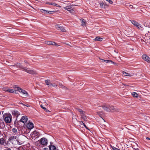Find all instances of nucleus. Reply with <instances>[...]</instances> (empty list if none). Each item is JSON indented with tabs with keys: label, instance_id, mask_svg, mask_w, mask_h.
Masks as SVG:
<instances>
[{
	"label": "nucleus",
	"instance_id": "54",
	"mask_svg": "<svg viewBox=\"0 0 150 150\" xmlns=\"http://www.w3.org/2000/svg\"><path fill=\"white\" fill-rule=\"evenodd\" d=\"M128 4H127V6H128Z\"/></svg>",
	"mask_w": 150,
	"mask_h": 150
},
{
	"label": "nucleus",
	"instance_id": "38",
	"mask_svg": "<svg viewBox=\"0 0 150 150\" xmlns=\"http://www.w3.org/2000/svg\"><path fill=\"white\" fill-rule=\"evenodd\" d=\"M110 4H112L113 3V2L111 0H106Z\"/></svg>",
	"mask_w": 150,
	"mask_h": 150
},
{
	"label": "nucleus",
	"instance_id": "41",
	"mask_svg": "<svg viewBox=\"0 0 150 150\" xmlns=\"http://www.w3.org/2000/svg\"><path fill=\"white\" fill-rule=\"evenodd\" d=\"M110 63H111L112 64H115V65H117V64L116 63H115L114 62H112H112H110Z\"/></svg>",
	"mask_w": 150,
	"mask_h": 150
},
{
	"label": "nucleus",
	"instance_id": "40",
	"mask_svg": "<svg viewBox=\"0 0 150 150\" xmlns=\"http://www.w3.org/2000/svg\"><path fill=\"white\" fill-rule=\"evenodd\" d=\"M132 144H133V147H135L136 145H137V144L134 142H133Z\"/></svg>",
	"mask_w": 150,
	"mask_h": 150
},
{
	"label": "nucleus",
	"instance_id": "44",
	"mask_svg": "<svg viewBox=\"0 0 150 150\" xmlns=\"http://www.w3.org/2000/svg\"><path fill=\"white\" fill-rule=\"evenodd\" d=\"M6 149L5 150H11V149L10 148L8 147H6Z\"/></svg>",
	"mask_w": 150,
	"mask_h": 150
},
{
	"label": "nucleus",
	"instance_id": "51",
	"mask_svg": "<svg viewBox=\"0 0 150 150\" xmlns=\"http://www.w3.org/2000/svg\"><path fill=\"white\" fill-rule=\"evenodd\" d=\"M26 106H27V107H29L30 106V105H26Z\"/></svg>",
	"mask_w": 150,
	"mask_h": 150
},
{
	"label": "nucleus",
	"instance_id": "37",
	"mask_svg": "<svg viewBox=\"0 0 150 150\" xmlns=\"http://www.w3.org/2000/svg\"><path fill=\"white\" fill-rule=\"evenodd\" d=\"M12 130H13V132L14 133L16 132L17 131V130L15 128H13L12 129Z\"/></svg>",
	"mask_w": 150,
	"mask_h": 150
},
{
	"label": "nucleus",
	"instance_id": "2",
	"mask_svg": "<svg viewBox=\"0 0 150 150\" xmlns=\"http://www.w3.org/2000/svg\"><path fill=\"white\" fill-rule=\"evenodd\" d=\"M3 117L5 122L8 123L11 122L12 117L10 114H4Z\"/></svg>",
	"mask_w": 150,
	"mask_h": 150
},
{
	"label": "nucleus",
	"instance_id": "52",
	"mask_svg": "<svg viewBox=\"0 0 150 150\" xmlns=\"http://www.w3.org/2000/svg\"><path fill=\"white\" fill-rule=\"evenodd\" d=\"M1 131H0V135H1Z\"/></svg>",
	"mask_w": 150,
	"mask_h": 150
},
{
	"label": "nucleus",
	"instance_id": "53",
	"mask_svg": "<svg viewBox=\"0 0 150 150\" xmlns=\"http://www.w3.org/2000/svg\"><path fill=\"white\" fill-rule=\"evenodd\" d=\"M21 104L22 105H24V104H23V103H21Z\"/></svg>",
	"mask_w": 150,
	"mask_h": 150
},
{
	"label": "nucleus",
	"instance_id": "6",
	"mask_svg": "<svg viewBox=\"0 0 150 150\" xmlns=\"http://www.w3.org/2000/svg\"><path fill=\"white\" fill-rule=\"evenodd\" d=\"M131 22L133 25L137 27L139 29H141V28H142V27L141 26V25L136 21H132Z\"/></svg>",
	"mask_w": 150,
	"mask_h": 150
},
{
	"label": "nucleus",
	"instance_id": "50",
	"mask_svg": "<svg viewBox=\"0 0 150 150\" xmlns=\"http://www.w3.org/2000/svg\"><path fill=\"white\" fill-rule=\"evenodd\" d=\"M114 51L116 53H117V52L115 50H114Z\"/></svg>",
	"mask_w": 150,
	"mask_h": 150
},
{
	"label": "nucleus",
	"instance_id": "8",
	"mask_svg": "<svg viewBox=\"0 0 150 150\" xmlns=\"http://www.w3.org/2000/svg\"><path fill=\"white\" fill-rule=\"evenodd\" d=\"M109 109L110 110L109 112H114L118 111V109L116 107L110 105Z\"/></svg>",
	"mask_w": 150,
	"mask_h": 150
},
{
	"label": "nucleus",
	"instance_id": "7",
	"mask_svg": "<svg viewBox=\"0 0 150 150\" xmlns=\"http://www.w3.org/2000/svg\"><path fill=\"white\" fill-rule=\"evenodd\" d=\"M142 58L146 61L148 63H150V58L146 54H144L142 55Z\"/></svg>",
	"mask_w": 150,
	"mask_h": 150
},
{
	"label": "nucleus",
	"instance_id": "26",
	"mask_svg": "<svg viewBox=\"0 0 150 150\" xmlns=\"http://www.w3.org/2000/svg\"><path fill=\"white\" fill-rule=\"evenodd\" d=\"M132 95L134 97H138V94L135 92H133L132 93Z\"/></svg>",
	"mask_w": 150,
	"mask_h": 150
},
{
	"label": "nucleus",
	"instance_id": "31",
	"mask_svg": "<svg viewBox=\"0 0 150 150\" xmlns=\"http://www.w3.org/2000/svg\"><path fill=\"white\" fill-rule=\"evenodd\" d=\"M59 87H60L62 88H66L61 83H59Z\"/></svg>",
	"mask_w": 150,
	"mask_h": 150
},
{
	"label": "nucleus",
	"instance_id": "33",
	"mask_svg": "<svg viewBox=\"0 0 150 150\" xmlns=\"http://www.w3.org/2000/svg\"><path fill=\"white\" fill-rule=\"evenodd\" d=\"M100 6H102V7H104V3L103 2H101L100 4Z\"/></svg>",
	"mask_w": 150,
	"mask_h": 150
},
{
	"label": "nucleus",
	"instance_id": "18",
	"mask_svg": "<svg viewBox=\"0 0 150 150\" xmlns=\"http://www.w3.org/2000/svg\"><path fill=\"white\" fill-rule=\"evenodd\" d=\"M45 84L47 85L49 87H51L52 85V83L50 80H46L45 81Z\"/></svg>",
	"mask_w": 150,
	"mask_h": 150
},
{
	"label": "nucleus",
	"instance_id": "22",
	"mask_svg": "<svg viewBox=\"0 0 150 150\" xmlns=\"http://www.w3.org/2000/svg\"><path fill=\"white\" fill-rule=\"evenodd\" d=\"M99 59L102 62L110 63V62H112V61L110 60H105L100 58Z\"/></svg>",
	"mask_w": 150,
	"mask_h": 150
},
{
	"label": "nucleus",
	"instance_id": "13",
	"mask_svg": "<svg viewBox=\"0 0 150 150\" xmlns=\"http://www.w3.org/2000/svg\"><path fill=\"white\" fill-rule=\"evenodd\" d=\"M12 114L13 115L15 116H16L17 117L20 115V113L17 110H13L12 112Z\"/></svg>",
	"mask_w": 150,
	"mask_h": 150
},
{
	"label": "nucleus",
	"instance_id": "49",
	"mask_svg": "<svg viewBox=\"0 0 150 150\" xmlns=\"http://www.w3.org/2000/svg\"><path fill=\"white\" fill-rule=\"evenodd\" d=\"M146 139H148V140H150V138H149V137H147L146 138Z\"/></svg>",
	"mask_w": 150,
	"mask_h": 150
},
{
	"label": "nucleus",
	"instance_id": "42",
	"mask_svg": "<svg viewBox=\"0 0 150 150\" xmlns=\"http://www.w3.org/2000/svg\"><path fill=\"white\" fill-rule=\"evenodd\" d=\"M54 45H55L56 46H59V45L55 43L54 42Z\"/></svg>",
	"mask_w": 150,
	"mask_h": 150
},
{
	"label": "nucleus",
	"instance_id": "36",
	"mask_svg": "<svg viewBox=\"0 0 150 150\" xmlns=\"http://www.w3.org/2000/svg\"><path fill=\"white\" fill-rule=\"evenodd\" d=\"M112 148L113 150H120L119 149L114 146H112Z\"/></svg>",
	"mask_w": 150,
	"mask_h": 150
},
{
	"label": "nucleus",
	"instance_id": "48",
	"mask_svg": "<svg viewBox=\"0 0 150 150\" xmlns=\"http://www.w3.org/2000/svg\"><path fill=\"white\" fill-rule=\"evenodd\" d=\"M13 88H18V87H17L16 86H14L13 87Z\"/></svg>",
	"mask_w": 150,
	"mask_h": 150
},
{
	"label": "nucleus",
	"instance_id": "39",
	"mask_svg": "<svg viewBox=\"0 0 150 150\" xmlns=\"http://www.w3.org/2000/svg\"><path fill=\"white\" fill-rule=\"evenodd\" d=\"M69 11L71 13H74V9L72 8Z\"/></svg>",
	"mask_w": 150,
	"mask_h": 150
},
{
	"label": "nucleus",
	"instance_id": "4",
	"mask_svg": "<svg viewBox=\"0 0 150 150\" xmlns=\"http://www.w3.org/2000/svg\"><path fill=\"white\" fill-rule=\"evenodd\" d=\"M17 90L20 93L23 94L24 98H25L28 95V93L25 90L22 89L20 88H17Z\"/></svg>",
	"mask_w": 150,
	"mask_h": 150
},
{
	"label": "nucleus",
	"instance_id": "27",
	"mask_svg": "<svg viewBox=\"0 0 150 150\" xmlns=\"http://www.w3.org/2000/svg\"><path fill=\"white\" fill-rule=\"evenodd\" d=\"M46 44L48 45H54V42H50L47 41L45 42Z\"/></svg>",
	"mask_w": 150,
	"mask_h": 150
},
{
	"label": "nucleus",
	"instance_id": "32",
	"mask_svg": "<svg viewBox=\"0 0 150 150\" xmlns=\"http://www.w3.org/2000/svg\"><path fill=\"white\" fill-rule=\"evenodd\" d=\"M57 85L54 83H52V85L51 86V87H57Z\"/></svg>",
	"mask_w": 150,
	"mask_h": 150
},
{
	"label": "nucleus",
	"instance_id": "23",
	"mask_svg": "<svg viewBox=\"0 0 150 150\" xmlns=\"http://www.w3.org/2000/svg\"><path fill=\"white\" fill-rule=\"evenodd\" d=\"M76 109L78 112H79L81 115L85 113V112L81 109L79 108H76Z\"/></svg>",
	"mask_w": 150,
	"mask_h": 150
},
{
	"label": "nucleus",
	"instance_id": "21",
	"mask_svg": "<svg viewBox=\"0 0 150 150\" xmlns=\"http://www.w3.org/2000/svg\"><path fill=\"white\" fill-rule=\"evenodd\" d=\"M103 38H101L99 36H97L96 38L93 40L96 41H101L103 40Z\"/></svg>",
	"mask_w": 150,
	"mask_h": 150
},
{
	"label": "nucleus",
	"instance_id": "28",
	"mask_svg": "<svg viewBox=\"0 0 150 150\" xmlns=\"http://www.w3.org/2000/svg\"><path fill=\"white\" fill-rule=\"evenodd\" d=\"M40 107H41L43 109L45 110V111L46 112H49V110L47 109H46L44 107L42 104L40 105Z\"/></svg>",
	"mask_w": 150,
	"mask_h": 150
},
{
	"label": "nucleus",
	"instance_id": "20",
	"mask_svg": "<svg viewBox=\"0 0 150 150\" xmlns=\"http://www.w3.org/2000/svg\"><path fill=\"white\" fill-rule=\"evenodd\" d=\"M38 132H37L36 130H35L33 132V134L32 135H34V137H38Z\"/></svg>",
	"mask_w": 150,
	"mask_h": 150
},
{
	"label": "nucleus",
	"instance_id": "47",
	"mask_svg": "<svg viewBox=\"0 0 150 150\" xmlns=\"http://www.w3.org/2000/svg\"><path fill=\"white\" fill-rule=\"evenodd\" d=\"M43 150H47V148H44Z\"/></svg>",
	"mask_w": 150,
	"mask_h": 150
},
{
	"label": "nucleus",
	"instance_id": "29",
	"mask_svg": "<svg viewBox=\"0 0 150 150\" xmlns=\"http://www.w3.org/2000/svg\"><path fill=\"white\" fill-rule=\"evenodd\" d=\"M4 140L3 138H0V144L1 145L4 144Z\"/></svg>",
	"mask_w": 150,
	"mask_h": 150
},
{
	"label": "nucleus",
	"instance_id": "43",
	"mask_svg": "<svg viewBox=\"0 0 150 150\" xmlns=\"http://www.w3.org/2000/svg\"><path fill=\"white\" fill-rule=\"evenodd\" d=\"M131 8H135V7H134L133 5H130L129 6Z\"/></svg>",
	"mask_w": 150,
	"mask_h": 150
},
{
	"label": "nucleus",
	"instance_id": "9",
	"mask_svg": "<svg viewBox=\"0 0 150 150\" xmlns=\"http://www.w3.org/2000/svg\"><path fill=\"white\" fill-rule=\"evenodd\" d=\"M40 142L41 144L43 145H46L47 142V139L45 138H42L40 139Z\"/></svg>",
	"mask_w": 150,
	"mask_h": 150
},
{
	"label": "nucleus",
	"instance_id": "35",
	"mask_svg": "<svg viewBox=\"0 0 150 150\" xmlns=\"http://www.w3.org/2000/svg\"><path fill=\"white\" fill-rule=\"evenodd\" d=\"M18 144L19 145H21V144L23 143V142L22 141H21V142H19V139H18Z\"/></svg>",
	"mask_w": 150,
	"mask_h": 150
},
{
	"label": "nucleus",
	"instance_id": "46",
	"mask_svg": "<svg viewBox=\"0 0 150 150\" xmlns=\"http://www.w3.org/2000/svg\"><path fill=\"white\" fill-rule=\"evenodd\" d=\"M51 3H50L49 2H47L46 3V4H50V5H51Z\"/></svg>",
	"mask_w": 150,
	"mask_h": 150
},
{
	"label": "nucleus",
	"instance_id": "12",
	"mask_svg": "<svg viewBox=\"0 0 150 150\" xmlns=\"http://www.w3.org/2000/svg\"><path fill=\"white\" fill-rule=\"evenodd\" d=\"M34 127V124L32 122H29L28 123L27 125V127L29 129H32Z\"/></svg>",
	"mask_w": 150,
	"mask_h": 150
},
{
	"label": "nucleus",
	"instance_id": "11",
	"mask_svg": "<svg viewBox=\"0 0 150 150\" xmlns=\"http://www.w3.org/2000/svg\"><path fill=\"white\" fill-rule=\"evenodd\" d=\"M28 120V118L27 116H22L20 120V121L24 123H25Z\"/></svg>",
	"mask_w": 150,
	"mask_h": 150
},
{
	"label": "nucleus",
	"instance_id": "3",
	"mask_svg": "<svg viewBox=\"0 0 150 150\" xmlns=\"http://www.w3.org/2000/svg\"><path fill=\"white\" fill-rule=\"evenodd\" d=\"M18 137L16 136H12L11 137L8 139L9 142H11L13 144L16 145L18 144Z\"/></svg>",
	"mask_w": 150,
	"mask_h": 150
},
{
	"label": "nucleus",
	"instance_id": "1",
	"mask_svg": "<svg viewBox=\"0 0 150 150\" xmlns=\"http://www.w3.org/2000/svg\"><path fill=\"white\" fill-rule=\"evenodd\" d=\"M17 66L21 68L23 71H25L29 74H37V73L36 71L31 69L30 68L24 67L20 63L17 64Z\"/></svg>",
	"mask_w": 150,
	"mask_h": 150
},
{
	"label": "nucleus",
	"instance_id": "25",
	"mask_svg": "<svg viewBox=\"0 0 150 150\" xmlns=\"http://www.w3.org/2000/svg\"><path fill=\"white\" fill-rule=\"evenodd\" d=\"M81 118L85 121H87V118L86 115L84 114L81 115Z\"/></svg>",
	"mask_w": 150,
	"mask_h": 150
},
{
	"label": "nucleus",
	"instance_id": "34",
	"mask_svg": "<svg viewBox=\"0 0 150 150\" xmlns=\"http://www.w3.org/2000/svg\"><path fill=\"white\" fill-rule=\"evenodd\" d=\"M80 124L81 125H83L84 127H86V125L84 124V123H83V122L82 121H80L79 122Z\"/></svg>",
	"mask_w": 150,
	"mask_h": 150
},
{
	"label": "nucleus",
	"instance_id": "17",
	"mask_svg": "<svg viewBox=\"0 0 150 150\" xmlns=\"http://www.w3.org/2000/svg\"><path fill=\"white\" fill-rule=\"evenodd\" d=\"M41 12L42 13H52V12H54V11H47L44 9H41Z\"/></svg>",
	"mask_w": 150,
	"mask_h": 150
},
{
	"label": "nucleus",
	"instance_id": "15",
	"mask_svg": "<svg viewBox=\"0 0 150 150\" xmlns=\"http://www.w3.org/2000/svg\"><path fill=\"white\" fill-rule=\"evenodd\" d=\"M122 75L125 76H132L133 75V74H130L129 73H126L124 71H123L122 72Z\"/></svg>",
	"mask_w": 150,
	"mask_h": 150
},
{
	"label": "nucleus",
	"instance_id": "24",
	"mask_svg": "<svg viewBox=\"0 0 150 150\" xmlns=\"http://www.w3.org/2000/svg\"><path fill=\"white\" fill-rule=\"evenodd\" d=\"M50 150H55L56 149L55 146L53 145H50L49 146Z\"/></svg>",
	"mask_w": 150,
	"mask_h": 150
},
{
	"label": "nucleus",
	"instance_id": "16",
	"mask_svg": "<svg viewBox=\"0 0 150 150\" xmlns=\"http://www.w3.org/2000/svg\"><path fill=\"white\" fill-rule=\"evenodd\" d=\"M6 91H7L11 93H17L16 90H14L11 89H8L7 90H4Z\"/></svg>",
	"mask_w": 150,
	"mask_h": 150
},
{
	"label": "nucleus",
	"instance_id": "45",
	"mask_svg": "<svg viewBox=\"0 0 150 150\" xmlns=\"http://www.w3.org/2000/svg\"><path fill=\"white\" fill-rule=\"evenodd\" d=\"M43 101H44V103H46V104L47 105V103H46V101L45 100H43Z\"/></svg>",
	"mask_w": 150,
	"mask_h": 150
},
{
	"label": "nucleus",
	"instance_id": "19",
	"mask_svg": "<svg viewBox=\"0 0 150 150\" xmlns=\"http://www.w3.org/2000/svg\"><path fill=\"white\" fill-rule=\"evenodd\" d=\"M80 21L81 22V25L83 26L86 25V21L83 19H80Z\"/></svg>",
	"mask_w": 150,
	"mask_h": 150
},
{
	"label": "nucleus",
	"instance_id": "55",
	"mask_svg": "<svg viewBox=\"0 0 150 150\" xmlns=\"http://www.w3.org/2000/svg\"><path fill=\"white\" fill-rule=\"evenodd\" d=\"M76 121L77 120V119H76Z\"/></svg>",
	"mask_w": 150,
	"mask_h": 150
},
{
	"label": "nucleus",
	"instance_id": "14",
	"mask_svg": "<svg viewBox=\"0 0 150 150\" xmlns=\"http://www.w3.org/2000/svg\"><path fill=\"white\" fill-rule=\"evenodd\" d=\"M73 6V5H69L64 7V8L69 11L72 8Z\"/></svg>",
	"mask_w": 150,
	"mask_h": 150
},
{
	"label": "nucleus",
	"instance_id": "30",
	"mask_svg": "<svg viewBox=\"0 0 150 150\" xmlns=\"http://www.w3.org/2000/svg\"><path fill=\"white\" fill-rule=\"evenodd\" d=\"M51 5H53V6H55L57 7H61V6H59L58 4H56V3H51Z\"/></svg>",
	"mask_w": 150,
	"mask_h": 150
},
{
	"label": "nucleus",
	"instance_id": "10",
	"mask_svg": "<svg viewBox=\"0 0 150 150\" xmlns=\"http://www.w3.org/2000/svg\"><path fill=\"white\" fill-rule=\"evenodd\" d=\"M109 105H103L102 106V107L104 110L107 112H109L110 111V109H109Z\"/></svg>",
	"mask_w": 150,
	"mask_h": 150
},
{
	"label": "nucleus",
	"instance_id": "5",
	"mask_svg": "<svg viewBox=\"0 0 150 150\" xmlns=\"http://www.w3.org/2000/svg\"><path fill=\"white\" fill-rule=\"evenodd\" d=\"M55 28L58 30H60L63 32H66L67 30L64 27L61 26L60 25H56L55 26Z\"/></svg>",
	"mask_w": 150,
	"mask_h": 150
}]
</instances>
